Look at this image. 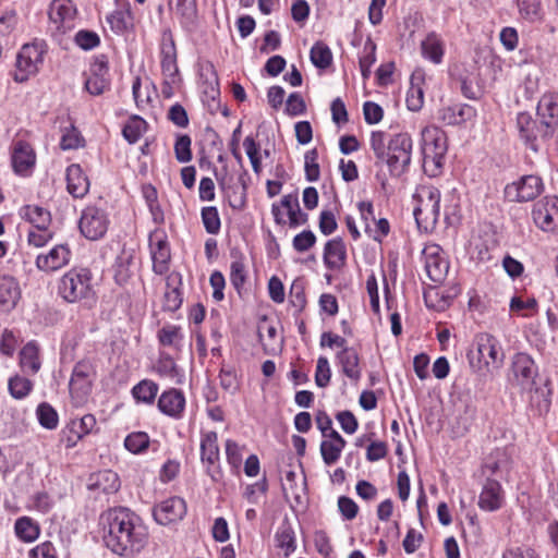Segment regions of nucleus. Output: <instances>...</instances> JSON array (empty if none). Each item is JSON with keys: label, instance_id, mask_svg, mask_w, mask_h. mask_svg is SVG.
I'll return each instance as SVG.
<instances>
[{"label": "nucleus", "instance_id": "5701e85b", "mask_svg": "<svg viewBox=\"0 0 558 558\" xmlns=\"http://www.w3.org/2000/svg\"><path fill=\"white\" fill-rule=\"evenodd\" d=\"M323 258L328 269L336 270L342 268L347 260V250L343 240L338 236L327 241Z\"/></svg>", "mask_w": 558, "mask_h": 558}, {"label": "nucleus", "instance_id": "13d9d810", "mask_svg": "<svg viewBox=\"0 0 558 558\" xmlns=\"http://www.w3.org/2000/svg\"><path fill=\"white\" fill-rule=\"evenodd\" d=\"M331 371L327 357L319 356L316 365L315 383L318 387L325 388L329 385Z\"/></svg>", "mask_w": 558, "mask_h": 558}, {"label": "nucleus", "instance_id": "a878e982", "mask_svg": "<svg viewBox=\"0 0 558 558\" xmlns=\"http://www.w3.org/2000/svg\"><path fill=\"white\" fill-rule=\"evenodd\" d=\"M341 365L342 373L352 381L357 383L361 379L362 372L360 367V356L352 347L344 348L336 355Z\"/></svg>", "mask_w": 558, "mask_h": 558}, {"label": "nucleus", "instance_id": "f3484780", "mask_svg": "<svg viewBox=\"0 0 558 558\" xmlns=\"http://www.w3.org/2000/svg\"><path fill=\"white\" fill-rule=\"evenodd\" d=\"M504 490L497 478L485 480L478 497V506L485 511H496L504 504Z\"/></svg>", "mask_w": 558, "mask_h": 558}, {"label": "nucleus", "instance_id": "9d476101", "mask_svg": "<svg viewBox=\"0 0 558 558\" xmlns=\"http://www.w3.org/2000/svg\"><path fill=\"white\" fill-rule=\"evenodd\" d=\"M109 226L107 213L96 206H87L83 209L78 228L81 233L88 240L96 241L101 239Z\"/></svg>", "mask_w": 558, "mask_h": 558}, {"label": "nucleus", "instance_id": "4c0bfd02", "mask_svg": "<svg viewBox=\"0 0 558 558\" xmlns=\"http://www.w3.org/2000/svg\"><path fill=\"white\" fill-rule=\"evenodd\" d=\"M312 63L319 69H327L332 63L330 48L323 41H317L310 52Z\"/></svg>", "mask_w": 558, "mask_h": 558}, {"label": "nucleus", "instance_id": "1a4fd4ad", "mask_svg": "<svg viewBox=\"0 0 558 558\" xmlns=\"http://www.w3.org/2000/svg\"><path fill=\"white\" fill-rule=\"evenodd\" d=\"M44 61V49L38 44H26L22 47L16 57L13 80L17 83L26 82L35 75Z\"/></svg>", "mask_w": 558, "mask_h": 558}, {"label": "nucleus", "instance_id": "4be33fe9", "mask_svg": "<svg viewBox=\"0 0 558 558\" xmlns=\"http://www.w3.org/2000/svg\"><path fill=\"white\" fill-rule=\"evenodd\" d=\"M150 254L153 258V270L157 275H163L169 269L170 262V247L167 238H156V241L150 238Z\"/></svg>", "mask_w": 558, "mask_h": 558}, {"label": "nucleus", "instance_id": "0eeeda50", "mask_svg": "<svg viewBox=\"0 0 558 558\" xmlns=\"http://www.w3.org/2000/svg\"><path fill=\"white\" fill-rule=\"evenodd\" d=\"M412 140L409 134L395 135L387 145V166L392 177L407 172L411 163Z\"/></svg>", "mask_w": 558, "mask_h": 558}, {"label": "nucleus", "instance_id": "4d7b16f0", "mask_svg": "<svg viewBox=\"0 0 558 558\" xmlns=\"http://www.w3.org/2000/svg\"><path fill=\"white\" fill-rule=\"evenodd\" d=\"M290 304L296 308V314L301 313L306 305V296L303 283L294 281L290 288Z\"/></svg>", "mask_w": 558, "mask_h": 558}, {"label": "nucleus", "instance_id": "c03bdc74", "mask_svg": "<svg viewBox=\"0 0 558 558\" xmlns=\"http://www.w3.org/2000/svg\"><path fill=\"white\" fill-rule=\"evenodd\" d=\"M202 221L209 234H217L220 231L221 221L217 207L208 206L202 209Z\"/></svg>", "mask_w": 558, "mask_h": 558}, {"label": "nucleus", "instance_id": "79ce46f5", "mask_svg": "<svg viewBox=\"0 0 558 558\" xmlns=\"http://www.w3.org/2000/svg\"><path fill=\"white\" fill-rule=\"evenodd\" d=\"M426 271L434 282H441L449 271V263L438 257H429L426 262Z\"/></svg>", "mask_w": 558, "mask_h": 558}, {"label": "nucleus", "instance_id": "603ef678", "mask_svg": "<svg viewBox=\"0 0 558 558\" xmlns=\"http://www.w3.org/2000/svg\"><path fill=\"white\" fill-rule=\"evenodd\" d=\"M246 280L245 266L242 258L234 259L230 266V281L240 293Z\"/></svg>", "mask_w": 558, "mask_h": 558}, {"label": "nucleus", "instance_id": "a211bd4d", "mask_svg": "<svg viewBox=\"0 0 558 558\" xmlns=\"http://www.w3.org/2000/svg\"><path fill=\"white\" fill-rule=\"evenodd\" d=\"M75 8L70 0H56L49 11V19L61 32L72 28L75 16Z\"/></svg>", "mask_w": 558, "mask_h": 558}, {"label": "nucleus", "instance_id": "338daca9", "mask_svg": "<svg viewBox=\"0 0 558 558\" xmlns=\"http://www.w3.org/2000/svg\"><path fill=\"white\" fill-rule=\"evenodd\" d=\"M338 508L345 520H353L359 512V507L355 501L347 496L339 497Z\"/></svg>", "mask_w": 558, "mask_h": 558}, {"label": "nucleus", "instance_id": "ea45409f", "mask_svg": "<svg viewBox=\"0 0 558 558\" xmlns=\"http://www.w3.org/2000/svg\"><path fill=\"white\" fill-rule=\"evenodd\" d=\"M158 341L163 347H175L179 348L183 335L181 327L175 325H165L157 333Z\"/></svg>", "mask_w": 558, "mask_h": 558}, {"label": "nucleus", "instance_id": "69168bd1", "mask_svg": "<svg viewBox=\"0 0 558 558\" xmlns=\"http://www.w3.org/2000/svg\"><path fill=\"white\" fill-rule=\"evenodd\" d=\"M318 227L324 235H330L333 233L338 228L333 213L330 210H323L319 216Z\"/></svg>", "mask_w": 558, "mask_h": 558}, {"label": "nucleus", "instance_id": "393cba45", "mask_svg": "<svg viewBox=\"0 0 558 558\" xmlns=\"http://www.w3.org/2000/svg\"><path fill=\"white\" fill-rule=\"evenodd\" d=\"M21 298V290L16 280L11 276L0 277V311H12Z\"/></svg>", "mask_w": 558, "mask_h": 558}, {"label": "nucleus", "instance_id": "f8f14e48", "mask_svg": "<svg viewBox=\"0 0 558 558\" xmlns=\"http://www.w3.org/2000/svg\"><path fill=\"white\" fill-rule=\"evenodd\" d=\"M535 225L546 232L558 231V197L545 196L537 201L532 210Z\"/></svg>", "mask_w": 558, "mask_h": 558}, {"label": "nucleus", "instance_id": "c85d7f7f", "mask_svg": "<svg viewBox=\"0 0 558 558\" xmlns=\"http://www.w3.org/2000/svg\"><path fill=\"white\" fill-rule=\"evenodd\" d=\"M20 216L28 221L35 229L49 228L51 214L48 209L38 205H25L20 209Z\"/></svg>", "mask_w": 558, "mask_h": 558}, {"label": "nucleus", "instance_id": "412c9836", "mask_svg": "<svg viewBox=\"0 0 558 558\" xmlns=\"http://www.w3.org/2000/svg\"><path fill=\"white\" fill-rule=\"evenodd\" d=\"M66 190L75 198L84 197L89 191V181L78 163L66 168Z\"/></svg>", "mask_w": 558, "mask_h": 558}, {"label": "nucleus", "instance_id": "f03ea898", "mask_svg": "<svg viewBox=\"0 0 558 558\" xmlns=\"http://www.w3.org/2000/svg\"><path fill=\"white\" fill-rule=\"evenodd\" d=\"M534 110L535 118L531 112H520L517 123L525 146L537 153V140L547 137L558 124V107H534Z\"/></svg>", "mask_w": 558, "mask_h": 558}, {"label": "nucleus", "instance_id": "8fccbe9b", "mask_svg": "<svg viewBox=\"0 0 558 558\" xmlns=\"http://www.w3.org/2000/svg\"><path fill=\"white\" fill-rule=\"evenodd\" d=\"M246 155L251 161L253 171L259 174L262 171V161L259 156V145L252 136H246L243 142Z\"/></svg>", "mask_w": 558, "mask_h": 558}, {"label": "nucleus", "instance_id": "052dcab7", "mask_svg": "<svg viewBox=\"0 0 558 558\" xmlns=\"http://www.w3.org/2000/svg\"><path fill=\"white\" fill-rule=\"evenodd\" d=\"M242 448L232 439L226 440V456L227 461L233 470L239 471L242 464Z\"/></svg>", "mask_w": 558, "mask_h": 558}, {"label": "nucleus", "instance_id": "7c9ffc66", "mask_svg": "<svg viewBox=\"0 0 558 558\" xmlns=\"http://www.w3.org/2000/svg\"><path fill=\"white\" fill-rule=\"evenodd\" d=\"M161 69L165 78H170L171 83H179L180 78L173 43L162 49Z\"/></svg>", "mask_w": 558, "mask_h": 558}, {"label": "nucleus", "instance_id": "ddd939ff", "mask_svg": "<svg viewBox=\"0 0 558 558\" xmlns=\"http://www.w3.org/2000/svg\"><path fill=\"white\" fill-rule=\"evenodd\" d=\"M543 181L537 175H524L519 181L505 187V195L510 202H529L536 198L543 191Z\"/></svg>", "mask_w": 558, "mask_h": 558}, {"label": "nucleus", "instance_id": "bb28decb", "mask_svg": "<svg viewBox=\"0 0 558 558\" xmlns=\"http://www.w3.org/2000/svg\"><path fill=\"white\" fill-rule=\"evenodd\" d=\"M134 251L122 248L113 264V278L119 286L125 284L133 275Z\"/></svg>", "mask_w": 558, "mask_h": 558}, {"label": "nucleus", "instance_id": "423d86ee", "mask_svg": "<svg viewBox=\"0 0 558 558\" xmlns=\"http://www.w3.org/2000/svg\"><path fill=\"white\" fill-rule=\"evenodd\" d=\"M92 272L88 268H72L58 282V294L68 303L93 300Z\"/></svg>", "mask_w": 558, "mask_h": 558}, {"label": "nucleus", "instance_id": "a18cd8bd", "mask_svg": "<svg viewBox=\"0 0 558 558\" xmlns=\"http://www.w3.org/2000/svg\"><path fill=\"white\" fill-rule=\"evenodd\" d=\"M149 446V436L144 432L131 433L124 440V447L132 453H142Z\"/></svg>", "mask_w": 558, "mask_h": 558}, {"label": "nucleus", "instance_id": "3c124183", "mask_svg": "<svg viewBox=\"0 0 558 558\" xmlns=\"http://www.w3.org/2000/svg\"><path fill=\"white\" fill-rule=\"evenodd\" d=\"M220 386L223 390L234 395L239 390L236 373L232 367L222 366L219 373Z\"/></svg>", "mask_w": 558, "mask_h": 558}, {"label": "nucleus", "instance_id": "bf43d9fd", "mask_svg": "<svg viewBox=\"0 0 558 558\" xmlns=\"http://www.w3.org/2000/svg\"><path fill=\"white\" fill-rule=\"evenodd\" d=\"M316 243V235L311 230H304L293 238L292 246L299 252L303 253L313 247Z\"/></svg>", "mask_w": 558, "mask_h": 558}, {"label": "nucleus", "instance_id": "72a5a7b5", "mask_svg": "<svg viewBox=\"0 0 558 558\" xmlns=\"http://www.w3.org/2000/svg\"><path fill=\"white\" fill-rule=\"evenodd\" d=\"M459 410L463 408V414L460 415L458 422V429L462 432L469 430L476 412L473 397L470 393L462 395L458 400Z\"/></svg>", "mask_w": 558, "mask_h": 558}, {"label": "nucleus", "instance_id": "6e6552de", "mask_svg": "<svg viewBox=\"0 0 558 558\" xmlns=\"http://www.w3.org/2000/svg\"><path fill=\"white\" fill-rule=\"evenodd\" d=\"M94 367L89 361L77 362L72 371L69 383V390L73 403L76 407L83 405L92 391Z\"/></svg>", "mask_w": 558, "mask_h": 558}, {"label": "nucleus", "instance_id": "f257e3e1", "mask_svg": "<svg viewBox=\"0 0 558 558\" xmlns=\"http://www.w3.org/2000/svg\"><path fill=\"white\" fill-rule=\"evenodd\" d=\"M106 546L122 557L141 553L148 542V532L138 515L126 508L110 509L104 517Z\"/></svg>", "mask_w": 558, "mask_h": 558}, {"label": "nucleus", "instance_id": "cd10ccee", "mask_svg": "<svg viewBox=\"0 0 558 558\" xmlns=\"http://www.w3.org/2000/svg\"><path fill=\"white\" fill-rule=\"evenodd\" d=\"M276 546L283 550L286 558H289L296 549L295 532L288 518L280 523L275 534Z\"/></svg>", "mask_w": 558, "mask_h": 558}, {"label": "nucleus", "instance_id": "2f4dec72", "mask_svg": "<svg viewBox=\"0 0 558 558\" xmlns=\"http://www.w3.org/2000/svg\"><path fill=\"white\" fill-rule=\"evenodd\" d=\"M159 387L149 379H143L132 388V396L137 402L153 404Z\"/></svg>", "mask_w": 558, "mask_h": 558}, {"label": "nucleus", "instance_id": "2eb2a0df", "mask_svg": "<svg viewBox=\"0 0 558 558\" xmlns=\"http://www.w3.org/2000/svg\"><path fill=\"white\" fill-rule=\"evenodd\" d=\"M186 514V504L183 498L170 497L153 509L155 521L160 525H168L181 521Z\"/></svg>", "mask_w": 558, "mask_h": 558}, {"label": "nucleus", "instance_id": "49530a36", "mask_svg": "<svg viewBox=\"0 0 558 558\" xmlns=\"http://www.w3.org/2000/svg\"><path fill=\"white\" fill-rule=\"evenodd\" d=\"M376 45L368 39L363 48V56L360 58L362 76L367 78L371 75V68L376 61Z\"/></svg>", "mask_w": 558, "mask_h": 558}, {"label": "nucleus", "instance_id": "774afa93", "mask_svg": "<svg viewBox=\"0 0 558 558\" xmlns=\"http://www.w3.org/2000/svg\"><path fill=\"white\" fill-rule=\"evenodd\" d=\"M29 558H57L56 547L51 542H44L29 550Z\"/></svg>", "mask_w": 558, "mask_h": 558}, {"label": "nucleus", "instance_id": "e2e57ef3", "mask_svg": "<svg viewBox=\"0 0 558 558\" xmlns=\"http://www.w3.org/2000/svg\"><path fill=\"white\" fill-rule=\"evenodd\" d=\"M337 421L340 423L342 430L347 434H353L359 427V423L354 414L349 411H341L336 415Z\"/></svg>", "mask_w": 558, "mask_h": 558}, {"label": "nucleus", "instance_id": "39448f33", "mask_svg": "<svg viewBox=\"0 0 558 558\" xmlns=\"http://www.w3.org/2000/svg\"><path fill=\"white\" fill-rule=\"evenodd\" d=\"M538 367L531 355L524 352L515 353L510 362L507 380L511 388L520 393H538L536 386Z\"/></svg>", "mask_w": 558, "mask_h": 558}, {"label": "nucleus", "instance_id": "b1692460", "mask_svg": "<svg viewBox=\"0 0 558 558\" xmlns=\"http://www.w3.org/2000/svg\"><path fill=\"white\" fill-rule=\"evenodd\" d=\"M185 407V398L182 391L170 389L161 393L158 399V409L171 417H180Z\"/></svg>", "mask_w": 558, "mask_h": 558}, {"label": "nucleus", "instance_id": "c756f323", "mask_svg": "<svg viewBox=\"0 0 558 558\" xmlns=\"http://www.w3.org/2000/svg\"><path fill=\"white\" fill-rule=\"evenodd\" d=\"M519 13L522 19L530 23L542 22L544 19V10L542 0H517Z\"/></svg>", "mask_w": 558, "mask_h": 558}, {"label": "nucleus", "instance_id": "5fc2aeb1", "mask_svg": "<svg viewBox=\"0 0 558 558\" xmlns=\"http://www.w3.org/2000/svg\"><path fill=\"white\" fill-rule=\"evenodd\" d=\"M149 86H150V83L148 82V80H145L143 82L141 78L137 77L133 82L132 89H133L135 105H144V104L153 102V98L149 94Z\"/></svg>", "mask_w": 558, "mask_h": 558}, {"label": "nucleus", "instance_id": "de8ad7c7", "mask_svg": "<svg viewBox=\"0 0 558 558\" xmlns=\"http://www.w3.org/2000/svg\"><path fill=\"white\" fill-rule=\"evenodd\" d=\"M95 426V416L93 414H85L78 421L72 420L68 424L66 428L69 429L70 433H76L83 438L85 435L89 434Z\"/></svg>", "mask_w": 558, "mask_h": 558}, {"label": "nucleus", "instance_id": "c9c22d12", "mask_svg": "<svg viewBox=\"0 0 558 558\" xmlns=\"http://www.w3.org/2000/svg\"><path fill=\"white\" fill-rule=\"evenodd\" d=\"M20 363L24 369L33 374L39 371L40 362L38 359V349L35 343L28 342L23 347L20 352Z\"/></svg>", "mask_w": 558, "mask_h": 558}, {"label": "nucleus", "instance_id": "e433bc0d", "mask_svg": "<svg viewBox=\"0 0 558 558\" xmlns=\"http://www.w3.org/2000/svg\"><path fill=\"white\" fill-rule=\"evenodd\" d=\"M422 54L433 61L439 63L444 56V48L440 39L435 35H428L421 45Z\"/></svg>", "mask_w": 558, "mask_h": 558}, {"label": "nucleus", "instance_id": "aec40b11", "mask_svg": "<svg viewBox=\"0 0 558 558\" xmlns=\"http://www.w3.org/2000/svg\"><path fill=\"white\" fill-rule=\"evenodd\" d=\"M11 160L14 171L23 174L34 167L36 155L27 142L17 141L13 144Z\"/></svg>", "mask_w": 558, "mask_h": 558}, {"label": "nucleus", "instance_id": "09e8293b", "mask_svg": "<svg viewBox=\"0 0 558 558\" xmlns=\"http://www.w3.org/2000/svg\"><path fill=\"white\" fill-rule=\"evenodd\" d=\"M156 369H157L158 374L161 376H166V377H170V378H175V377L181 376L180 369H179L177 363L174 362L172 356L169 355L168 353L160 354L159 360L156 365Z\"/></svg>", "mask_w": 558, "mask_h": 558}, {"label": "nucleus", "instance_id": "37998d69", "mask_svg": "<svg viewBox=\"0 0 558 558\" xmlns=\"http://www.w3.org/2000/svg\"><path fill=\"white\" fill-rule=\"evenodd\" d=\"M10 395L17 400L24 399L33 389V383L28 378L14 376L9 379Z\"/></svg>", "mask_w": 558, "mask_h": 558}, {"label": "nucleus", "instance_id": "680f3d73", "mask_svg": "<svg viewBox=\"0 0 558 558\" xmlns=\"http://www.w3.org/2000/svg\"><path fill=\"white\" fill-rule=\"evenodd\" d=\"M53 236V232L49 228L29 230L27 241L29 245L41 247L46 245Z\"/></svg>", "mask_w": 558, "mask_h": 558}, {"label": "nucleus", "instance_id": "20e7f679", "mask_svg": "<svg viewBox=\"0 0 558 558\" xmlns=\"http://www.w3.org/2000/svg\"><path fill=\"white\" fill-rule=\"evenodd\" d=\"M448 150V137L438 128H426L422 131L423 169L429 177L441 173L444 159Z\"/></svg>", "mask_w": 558, "mask_h": 558}, {"label": "nucleus", "instance_id": "864d4df0", "mask_svg": "<svg viewBox=\"0 0 558 558\" xmlns=\"http://www.w3.org/2000/svg\"><path fill=\"white\" fill-rule=\"evenodd\" d=\"M174 154L179 162H189L192 159L191 137L186 134L178 136L174 144Z\"/></svg>", "mask_w": 558, "mask_h": 558}, {"label": "nucleus", "instance_id": "58836bf2", "mask_svg": "<svg viewBox=\"0 0 558 558\" xmlns=\"http://www.w3.org/2000/svg\"><path fill=\"white\" fill-rule=\"evenodd\" d=\"M93 486L102 490L105 494H112L120 488V480L117 473L105 470L96 475V481Z\"/></svg>", "mask_w": 558, "mask_h": 558}, {"label": "nucleus", "instance_id": "7ed1b4c3", "mask_svg": "<svg viewBox=\"0 0 558 558\" xmlns=\"http://www.w3.org/2000/svg\"><path fill=\"white\" fill-rule=\"evenodd\" d=\"M466 356L472 369L481 375L499 369L505 359L499 341L487 332L474 337Z\"/></svg>", "mask_w": 558, "mask_h": 558}, {"label": "nucleus", "instance_id": "dca6fc26", "mask_svg": "<svg viewBox=\"0 0 558 558\" xmlns=\"http://www.w3.org/2000/svg\"><path fill=\"white\" fill-rule=\"evenodd\" d=\"M71 258V250L68 244H58L47 254H39L36 266L39 270L51 272L66 266Z\"/></svg>", "mask_w": 558, "mask_h": 558}, {"label": "nucleus", "instance_id": "f704fd0d", "mask_svg": "<svg viewBox=\"0 0 558 558\" xmlns=\"http://www.w3.org/2000/svg\"><path fill=\"white\" fill-rule=\"evenodd\" d=\"M16 536L23 542H34L39 536V526L28 517L19 518L14 524Z\"/></svg>", "mask_w": 558, "mask_h": 558}, {"label": "nucleus", "instance_id": "4468645a", "mask_svg": "<svg viewBox=\"0 0 558 558\" xmlns=\"http://www.w3.org/2000/svg\"><path fill=\"white\" fill-rule=\"evenodd\" d=\"M201 461L206 465V473L214 482H218L222 477L219 462L218 435L216 432H207L202 435L201 439Z\"/></svg>", "mask_w": 558, "mask_h": 558}, {"label": "nucleus", "instance_id": "6ab92c4d", "mask_svg": "<svg viewBox=\"0 0 558 558\" xmlns=\"http://www.w3.org/2000/svg\"><path fill=\"white\" fill-rule=\"evenodd\" d=\"M199 89L204 105L216 101L220 96L218 76L214 65L209 62L202 65L199 73Z\"/></svg>", "mask_w": 558, "mask_h": 558}, {"label": "nucleus", "instance_id": "9b49d317", "mask_svg": "<svg viewBox=\"0 0 558 558\" xmlns=\"http://www.w3.org/2000/svg\"><path fill=\"white\" fill-rule=\"evenodd\" d=\"M512 469V459L505 448H496L484 459L481 474L485 480L497 478L498 482L508 480Z\"/></svg>", "mask_w": 558, "mask_h": 558}, {"label": "nucleus", "instance_id": "6e6d98bb", "mask_svg": "<svg viewBox=\"0 0 558 558\" xmlns=\"http://www.w3.org/2000/svg\"><path fill=\"white\" fill-rule=\"evenodd\" d=\"M74 40L76 45L84 50L94 49L100 44V38L97 33L88 29L78 31Z\"/></svg>", "mask_w": 558, "mask_h": 558}, {"label": "nucleus", "instance_id": "a19ab883", "mask_svg": "<svg viewBox=\"0 0 558 558\" xmlns=\"http://www.w3.org/2000/svg\"><path fill=\"white\" fill-rule=\"evenodd\" d=\"M39 424L47 429H54L58 426L59 416L57 411L47 402L38 404L36 410Z\"/></svg>", "mask_w": 558, "mask_h": 558}, {"label": "nucleus", "instance_id": "473e14b6", "mask_svg": "<svg viewBox=\"0 0 558 558\" xmlns=\"http://www.w3.org/2000/svg\"><path fill=\"white\" fill-rule=\"evenodd\" d=\"M147 129L146 121L140 116H132L122 129V135L129 144H135Z\"/></svg>", "mask_w": 558, "mask_h": 558}, {"label": "nucleus", "instance_id": "0e129e2a", "mask_svg": "<svg viewBox=\"0 0 558 558\" xmlns=\"http://www.w3.org/2000/svg\"><path fill=\"white\" fill-rule=\"evenodd\" d=\"M183 298L179 288L167 291L163 295L162 308L168 312H175L182 305Z\"/></svg>", "mask_w": 558, "mask_h": 558}]
</instances>
